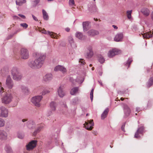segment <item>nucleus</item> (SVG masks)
Instances as JSON below:
<instances>
[{"instance_id": "25", "label": "nucleus", "mask_w": 153, "mask_h": 153, "mask_svg": "<svg viewBox=\"0 0 153 153\" xmlns=\"http://www.w3.org/2000/svg\"><path fill=\"white\" fill-rule=\"evenodd\" d=\"M16 2L17 5L21 6L23 4L25 3L26 1L25 0H16Z\"/></svg>"}, {"instance_id": "4", "label": "nucleus", "mask_w": 153, "mask_h": 153, "mask_svg": "<svg viewBox=\"0 0 153 153\" xmlns=\"http://www.w3.org/2000/svg\"><path fill=\"white\" fill-rule=\"evenodd\" d=\"M42 98L41 96H37L32 98L31 101L35 106L39 107L40 105V102Z\"/></svg>"}, {"instance_id": "57", "label": "nucleus", "mask_w": 153, "mask_h": 153, "mask_svg": "<svg viewBox=\"0 0 153 153\" xmlns=\"http://www.w3.org/2000/svg\"><path fill=\"white\" fill-rule=\"evenodd\" d=\"M151 18L152 20H153V11L151 14Z\"/></svg>"}, {"instance_id": "55", "label": "nucleus", "mask_w": 153, "mask_h": 153, "mask_svg": "<svg viewBox=\"0 0 153 153\" xmlns=\"http://www.w3.org/2000/svg\"><path fill=\"white\" fill-rule=\"evenodd\" d=\"M112 26L115 29H117V27L115 25H113Z\"/></svg>"}, {"instance_id": "17", "label": "nucleus", "mask_w": 153, "mask_h": 153, "mask_svg": "<svg viewBox=\"0 0 153 153\" xmlns=\"http://www.w3.org/2000/svg\"><path fill=\"white\" fill-rule=\"evenodd\" d=\"M88 50L89 51V53H87L86 56L87 58H90L92 57L93 55V52L92 51V47L91 46H89L88 48Z\"/></svg>"}, {"instance_id": "36", "label": "nucleus", "mask_w": 153, "mask_h": 153, "mask_svg": "<svg viewBox=\"0 0 153 153\" xmlns=\"http://www.w3.org/2000/svg\"><path fill=\"white\" fill-rule=\"evenodd\" d=\"M62 68V66L60 65H58L56 66L54 69V70L55 71H59L60 68Z\"/></svg>"}, {"instance_id": "28", "label": "nucleus", "mask_w": 153, "mask_h": 153, "mask_svg": "<svg viewBox=\"0 0 153 153\" xmlns=\"http://www.w3.org/2000/svg\"><path fill=\"white\" fill-rule=\"evenodd\" d=\"M42 14L44 19L47 20L48 19V16L47 13L44 10H42Z\"/></svg>"}, {"instance_id": "21", "label": "nucleus", "mask_w": 153, "mask_h": 153, "mask_svg": "<svg viewBox=\"0 0 153 153\" xmlns=\"http://www.w3.org/2000/svg\"><path fill=\"white\" fill-rule=\"evenodd\" d=\"M79 88L78 87L73 88L70 91V94L72 95H75L79 91Z\"/></svg>"}, {"instance_id": "41", "label": "nucleus", "mask_w": 153, "mask_h": 153, "mask_svg": "<svg viewBox=\"0 0 153 153\" xmlns=\"http://www.w3.org/2000/svg\"><path fill=\"white\" fill-rule=\"evenodd\" d=\"M69 4L72 6H75V3L74 0H69Z\"/></svg>"}, {"instance_id": "23", "label": "nucleus", "mask_w": 153, "mask_h": 153, "mask_svg": "<svg viewBox=\"0 0 153 153\" xmlns=\"http://www.w3.org/2000/svg\"><path fill=\"white\" fill-rule=\"evenodd\" d=\"M22 92L24 94H27L29 92L28 88L24 86H22L21 87Z\"/></svg>"}, {"instance_id": "48", "label": "nucleus", "mask_w": 153, "mask_h": 153, "mask_svg": "<svg viewBox=\"0 0 153 153\" xmlns=\"http://www.w3.org/2000/svg\"><path fill=\"white\" fill-rule=\"evenodd\" d=\"M32 17L33 19L36 21H38V20L37 19V18L35 17L33 15H32Z\"/></svg>"}, {"instance_id": "11", "label": "nucleus", "mask_w": 153, "mask_h": 153, "mask_svg": "<svg viewBox=\"0 0 153 153\" xmlns=\"http://www.w3.org/2000/svg\"><path fill=\"white\" fill-rule=\"evenodd\" d=\"M7 132L3 130H0V140H4L7 138Z\"/></svg>"}, {"instance_id": "29", "label": "nucleus", "mask_w": 153, "mask_h": 153, "mask_svg": "<svg viewBox=\"0 0 153 153\" xmlns=\"http://www.w3.org/2000/svg\"><path fill=\"white\" fill-rule=\"evenodd\" d=\"M153 84V77H151L149 80L147 85L148 88H149Z\"/></svg>"}, {"instance_id": "15", "label": "nucleus", "mask_w": 153, "mask_h": 153, "mask_svg": "<svg viewBox=\"0 0 153 153\" xmlns=\"http://www.w3.org/2000/svg\"><path fill=\"white\" fill-rule=\"evenodd\" d=\"M87 33L88 36H92L98 35L99 33L98 31L94 30H91Z\"/></svg>"}, {"instance_id": "3", "label": "nucleus", "mask_w": 153, "mask_h": 153, "mask_svg": "<svg viewBox=\"0 0 153 153\" xmlns=\"http://www.w3.org/2000/svg\"><path fill=\"white\" fill-rule=\"evenodd\" d=\"M11 74L13 76V79L16 80H20L22 77V74L18 68L16 67L13 68L11 70Z\"/></svg>"}, {"instance_id": "14", "label": "nucleus", "mask_w": 153, "mask_h": 153, "mask_svg": "<svg viewBox=\"0 0 153 153\" xmlns=\"http://www.w3.org/2000/svg\"><path fill=\"white\" fill-rule=\"evenodd\" d=\"M64 89V86L62 85H61L57 90L58 94L60 97H62L64 96L65 94L63 89Z\"/></svg>"}, {"instance_id": "44", "label": "nucleus", "mask_w": 153, "mask_h": 153, "mask_svg": "<svg viewBox=\"0 0 153 153\" xmlns=\"http://www.w3.org/2000/svg\"><path fill=\"white\" fill-rule=\"evenodd\" d=\"M18 137L21 139H22L23 138L24 135L22 134H19L18 135Z\"/></svg>"}, {"instance_id": "32", "label": "nucleus", "mask_w": 153, "mask_h": 153, "mask_svg": "<svg viewBox=\"0 0 153 153\" xmlns=\"http://www.w3.org/2000/svg\"><path fill=\"white\" fill-rule=\"evenodd\" d=\"M69 42L71 44V46L73 48H75L76 47V45L74 43L73 39L70 38L69 39Z\"/></svg>"}, {"instance_id": "35", "label": "nucleus", "mask_w": 153, "mask_h": 153, "mask_svg": "<svg viewBox=\"0 0 153 153\" xmlns=\"http://www.w3.org/2000/svg\"><path fill=\"white\" fill-rule=\"evenodd\" d=\"M5 124V121L4 120L0 118V127H3Z\"/></svg>"}, {"instance_id": "51", "label": "nucleus", "mask_w": 153, "mask_h": 153, "mask_svg": "<svg viewBox=\"0 0 153 153\" xmlns=\"http://www.w3.org/2000/svg\"><path fill=\"white\" fill-rule=\"evenodd\" d=\"M136 111H137L138 113L140 111V108H137L136 109Z\"/></svg>"}, {"instance_id": "46", "label": "nucleus", "mask_w": 153, "mask_h": 153, "mask_svg": "<svg viewBox=\"0 0 153 153\" xmlns=\"http://www.w3.org/2000/svg\"><path fill=\"white\" fill-rule=\"evenodd\" d=\"M79 62H80L82 65H84L85 63V61L83 59H80L79 60Z\"/></svg>"}, {"instance_id": "18", "label": "nucleus", "mask_w": 153, "mask_h": 153, "mask_svg": "<svg viewBox=\"0 0 153 153\" xmlns=\"http://www.w3.org/2000/svg\"><path fill=\"white\" fill-rule=\"evenodd\" d=\"M53 78L52 75L51 74H47L43 78V80L46 82L49 81Z\"/></svg>"}, {"instance_id": "56", "label": "nucleus", "mask_w": 153, "mask_h": 153, "mask_svg": "<svg viewBox=\"0 0 153 153\" xmlns=\"http://www.w3.org/2000/svg\"><path fill=\"white\" fill-rule=\"evenodd\" d=\"M122 128V130L123 131H125V130H124V127L123 126H122V128Z\"/></svg>"}, {"instance_id": "19", "label": "nucleus", "mask_w": 153, "mask_h": 153, "mask_svg": "<svg viewBox=\"0 0 153 153\" xmlns=\"http://www.w3.org/2000/svg\"><path fill=\"white\" fill-rule=\"evenodd\" d=\"M153 35V33H152L151 31L142 34L143 37L146 39L152 37Z\"/></svg>"}, {"instance_id": "5", "label": "nucleus", "mask_w": 153, "mask_h": 153, "mask_svg": "<svg viewBox=\"0 0 153 153\" xmlns=\"http://www.w3.org/2000/svg\"><path fill=\"white\" fill-rule=\"evenodd\" d=\"M121 53V50L117 48H114L110 50L108 53V56L110 58H112L115 55L120 54Z\"/></svg>"}, {"instance_id": "40", "label": "nucleus", "mask_w": 153, "mask_h": 153, "mask_svg": "<svg viewBox=\"0 0 153 153\" xmlns=\"http://www.w3.org/2000/svg\"><path fill=\"white\" fill-rule=\"evenodd\" d=\"M132 61V60L131 58L129 59L128 61L127 62L126 64V66L128 65V68L129 67V66Z\"/></svg>"}, {"instance_id": "59", "label": "nucleus", "mask_w": 153, "mask_h": 153, "mask_svg": "<svg viewBox=\"0 0 153 153\" xmlns=\"http://www.w3.org/2000/svg\"><path fill=\"white\" fill-rule=\"evenodd\" d=\"M124 98L123 97H121L120 98V100L122 101H123L124 100Z\"/></svg>"}, {"instance_id": "58", "label": "nucleus", "mask_w": 153, "mask_h": 153, "mask_svg": "<svg viewBox=\"0 0 153 153\" xmlns=\"http://www.w3.org/2000/svg\"><path fill=\"white\" fill-rule=\"evenodd\" d=\"M70 80L71 82H72V83H74L75 81L74 80H73V81H72V79H70Z\"/></svg>"}, {"instance_id": "54", "label": "nucleus", "mask_w": 153, "mask_h": 153, "mask_svg": "<svg viewBox=\"0 0 153 153\" xmlns=\"http://www.w3.org/2000/svg\"><path fill=\"white\" fill-rule=\"evenodd\" d=\"M38 131H39V130H38ZM37 131H38V130L37 131V130L34 132V133H33V135L35 136V135H36V133H37Z\"/></svg>"}, {"instance_id": "62", "label": "nucleus", "mask_w": 153, "mask_h": 153, "mask_svg": "<svg viewBox=\"0 0 153 153\" xmlns=\"http://www.w3.org/2000/svg\"><path fill=\"white\" fill-rule=\"evenodd\" d=\"M15 97H16L17 98L16 99L17 100V101H18V100H17V99H18V98H17V97H16V95H15Z\"/></svg>"}, {"instance_id": "37", "label": "nucleus", "mask_w": 153, "mask_h": 153, "mask_svg": "<svg viewBox=\"0 0 153 153\" xmlns=\"http://www.w3.org/2000/svg\"><path fill=\"white\" fill-rule=\"evenodd\" d=\"M33 122L31 121H28L27 122V125L28 127L29 128L32 127V126H30L33 125Z\"/></svg>"}, {"instance_id": "26", "label": "nucleus", "mask_w": 153, "mask_h": 153, "mask_svg": "<svg viewBox=\"0 0 153 153\" xmlns=\"http://www.w3.org/2000/svg\"><path fill=\"white\" fill-rule=\"evenodd\" d=\"M56 106V103L54 102H52L50 104V108L53 111L55 110Z\"/></svg>"}, {"instance_id": "30", "label": "nucleus", "mask_w": 153, "mask_h": 153, "mask_svg": "<svg viewBox=\"0 0 153 153\" xmlns=\"http://www.w3.org/2000/svg\"><path fill=\"white\" fill-rule=\"evenodd\" d=\"M142 12L143 13V14L146 15L147 16L149 14V10L147 9H144L142 10Z\"/></svg>"}, {"instance_id": "60", "label": "nucleus", "mask_w": 153, "mask_h": 153, "mask_svg": "<svg viewBox=\"0 0 153 153\" xmlns=\"http://www.w3.org/2000/svg\"><path fill=\"white\" fill-rule=\"evenodd\" d=\"M94 70V67H92V71H93V70Z\"/></svg>"}, {"instance_id": "49", "label": "nucleus", "mask_w": 153, "mask_h": 153, "mask_svg": "<svg viewBox=\"0 0 153 153\" xmlns=\"http://www.w3.org/2000/svg\"><path fill=\"white\" fill-rule=\"evenodd\" d=\"M39 0H35L34 1V3L35 5H36L39 2Z\"/></svg>"}, {"instance_id": "24", "label": "nucleus", "mask_w": 153, "mask_h": 153, "mask_svg": "<svg viewBox=\"0 0 153 153\" xmlns=\"http://www.w3.org/2000/svg\"><path fill=\"white\" fill-rule=\"evenodd\" d=\"M76 36L78 38L82 40L84 39L85 38V36L80 32L76 33Z\"/></svg>"}, {"instance_id": "63", "label": "nucleus", "mask_w": 153, "mask_h": 153, "mask_svg": "<svg viewBox=\"0 0 153 153\" xmlns=\"http://www.w3.org/2000/svg\"><path fill=\"white\" fill-rule=\"evenodd\" d=\"M95 21H98V19H96L95 20Z\"/></svg>"}, {"instance_id": "42", "label": "nucleus", "mask_w": 153, "mask_h": 153, "mask_svg": "<svg viewBox=\"0 0 153 153\" xmlns=\"http://www.w3.org/2000/svg\"><path fill=\"white\" fill-rule=\"evenodd\" d=\"M50 91L47 90V89H45L43 91L42 94V95H45L46 94H48L50 92Z\"/></svg>"}, {"instance_id": "53", "label": "nucleus", "mask_w": 153, "mask_h": 153, "mask_svg": "<svg viewBox=\"0 0 153 153\" xmlns=\"http://www.w3.org/2000/svg\"><path fill=\"white\" fill-rule=\"evenodd\" d=\"M65 30L67 32H69L70 31V29L68 28H66L65 29Z\"/></svg>"}, {"instance_id": "10", "label": "nucleus", "mask_w": 153, "mask_h": 153, "mask_svg": "<svg viewBox=\"0 0 153 153\" xmlns=\"http://www.w3.org/2000/svg\"><path fill=\"white\" fill-rule=\"evenodd\" d=\"M6 84L8 88L10 89H11L13 86V81L10 76H7Z\"/></svg>"}, {"instance_id": "45", "label": "nucleus", "mask_w": 153, "mask_h": 153, "mask_svg": "<svg viewBox=\"0 0 153 153\" xmlns=\"http://www.w3.org/2000/svg\"><path fill=\"white\" fill-rule=\"evenodd\" d=\"M139 134V133L137 131L134 135L135 138H138L140 137V136Z\"/></svg>"}, {"instance_id": "38", "label": "nucleus", "mask_w": 153, "mask_h": 153, "mask_svg": "<svg viewBox=\"0 0 153 153\" xmlns=\"http://www.w3.org/2000/svg\"><path fill=\"white\" fill-rule=\"evenodd\" d=\"M20 25L21 26L23 27L25 29H26V28H27L28 26V25L26 23H21L20 24Z\"/></svg>"}, {"instance_id": "9", "label": "nucleus", "mask_w": 153, "mask_h": 153, "mask_svg": "<svg viewBox=\"0 0 153 153\" xmlns=\"http://www.w3.org/2000/svg\"><path fill=\"white\" fill-rule=\"evenodd\" d=\"M8 111L6 108L3 106L0 108V117H6L8 116Z\"/></svg>"}, {"instance_id": "64", "label": "nucleus", "mask_w": 153, "mask_h": 153, "mask_svg": "<svg viewBox=\"0 0 153 153\" xmlns=\"http://www.w3.org/2000/svg\"><path fill=\"white\" fill-rule=\"evenodd\" d=\"M135 114V115H137V113H136Z\"/></svg>"}, {"instance_id": "34", "label": "nucleus", "mask_w": 153, "mask_h": 153, "mask_svg": "<svg viewBox=\"0 0 153 153\" xmlns=\"http://www.w3.org/2000/svg\"><path fill=\"white\" fill-rule=\"evenodd\" d=\"M144 128L143 126H142L139 128L137 130V131L140 134H142L143 132Z\"/></svg>"}, {"instance_id": "16", "label": "nucleus", "mask_w": 153, "mask_h": 153, "mask_svg": "<svg viewBox=\"0 0 153 153\" xmlns=\"http://www.w3.org/2000/svg\"><path fill=\"white\" fill-rule=\"evenodd\" d=\"M123 38V34L122 33L117 34L115 36L114 40L116 42H120L122 41Z\"/></svg>"}, {"instance_id": "39", "label": "nucleus", "mask_w": 153, "mask_h": 153, "mask_svg": "<svg viewBox=\"0 0 153 153\" xmlns=\"http://www.w3.org/2000/svg\"><path fill=\"white\" fill-rule=\"evenodd\" d=\"M59 71H62L63 73H66L67 71L66 68L62 66V68H60Z\"/></svg>"}, {"instance_id": "13", "label": "nucleus", "mask_w": 153, "mask_h": 153, "mask_svg": "<svg viewBox=\"0 0 153 153\" xmlns=\"http://www.w3.org/2000/svg\"><path fill=\"white\" fill-rule=\"evenodd\" d=\"M41 32L42 33L45 34H49L52 38H54L55 39H58L56 34L53 32H50L49 31H47L44 29H43V30L42 29Z\"/></svg>"}, {"instance_id": "6", "label": "nucleus", "mask_w": 153, "mask_h": 153, "mask_svg": "<svg viewBox=\"0 0 153 153\" xmlns=\"http://www.w3.org/2000/svg\"><path fill=\"white\" fill-rule=\"evenodd\" d=\"M37 141L36 140H33L30 142L26 145V149L27 150L30 151L33 150L36 146Z\"/></svg>"}, {"instance_id": "43", "label": "nucleus", "mask_w": 153, "mask_h": 153, "mask_svg": "<svg viewBox=\"0 0 153 153\" xmlns=\"http://www.w3.org/2000/svg\"><path fill=\"white\" fill-rule=\"evenodd\" d=\"M93 92H94V89H93L91 91L90 94V97L91 98V101H92L93 99Z\"/></svg>"}, {"instance_id": "12", "label": "nucleus", "mask_w": 153, "mask_h": 153, "mask_svg": "<svg viewBox=\"0 0 153 153\" xmlns=\"http://www.w3.org/2000/svg\"><path fill=\"white\" fill-rule=\"evenodd\" d=\"M125 117L128 116L130 114L131 110L128 105H125L123 107Z\"/></svg>"}, {"instance_id": "50", "label": "nucleus", "mask_w": 153, "mask_h": 153, "mask_svg": "<svg viewBox=\"0 0 153 153\" xmlns=\"http://www.w3.org/2000/svg\"><path fill=\"white\" fill-rule=\"evenodd\" d=\"M13 18L14 19H19V18L18 16H13Z\"/></svg>"}, {"instance_id": "7", "label": "nucleus", "mask_w": 153, "mask_h": 153, "mask_svg": "<svg viewBox=\"0 0 153 153\" xmlns=\"http://www.w3.org/2000/svg\"><path fill=\"white\" fill-rule=\"evenodd\" d=\"M85 128L88 130H91L93 128L94 123L93 120H88L84 124Z\"/></svg>"}, {"instance_id": "20", "label": "nucleus", "mask_w": 153, "mask_h": 153, "mask_svg": "<svg viewBox=\"0 0 153 153\" xmlns=\"http://www.w3.org/2000/svg\"><path fill=\"white\" fill-rule=\"evenodd\" d=\"M90 22H83V27L84 31H86L89 29V25Z\"/></svg>"}, {"instance_id": "61", "label": "nucleus", "mask_w": 153, "mask_h": 153, "mask_svg": "<svg viewBox=\"0 0 153 153\" xmlns=\"http://www.w3.org/2000/svg\"><path fill=\"white\" fill-rule=\"evenodd\" d=\"M92 66V65L91 64H90L89 65V66H90V67H91V66Z\"/></svg>"}, {"instance_id": "33", "label": "nucleus", "mask_w": 153, "mask_h": 153, "mask_svg": "<svg viewBox=\"0 0 153 153\" xmlns=\"http://www.w3.org/2000/svg\"><path fill=\"white\" fill-rule=\"evenodd\" d=\"M132 11V10H131L127 11L126 12L127 17L129 19H130L131 18V14Z\"/></svg>"}, {"instance_id": "27", "label": "nucleus", "mask_w": 153, "mask_h": 153, "mask_svg": "<svg viewBox=\"0 0 153 153\" xmlns=\"http://www.w3.org/2000/svg\"><path fill=\"white\" fill-rule=\"evenodd\" d=\"M5 149L7 153H13V152L11 147L9 146H6Z\"/></svg>"}, {"instance_id": "47", "label": "nucleus", "mask_w": 153, "mask_h": 153, "mask_svg": "<svg viewBox=\"0 0 153 153\" xmlns=\"http://www.w3.org/2000/svg\"><path fill=\"white\" fill-rule=\"evenodd\" d=\"M18 15L23 19H25L26 18L24 15L21 14H19Z\"/></svg>"}, {"instance_id": "8", "label": "nucleus", "mask_w": 153, "mask_h": 153, "mask_svg": "<svg viewBox=\"0 0 153 153\" xmlns=\"http://www.w3.org/2000/svg\"><path fill=\"white\" fill-rule=\"evenodd\" d=\"M20 56L22 59H28L29 57V53L27 50L26 49L22 48L21 50Z\"/></svg>"}, {"instance_id": "52", "label": "nucleus", "mask_w": 153, "mask_h": 153, "mask_svg": "<svg viewBox=\"0 0 153 153\" xmlns=\"http://www.w3.org/2000/svg\"><path fill=\"white\" fill-rule=\"evenodd\" d=\"M27 120V119H23L22 120V121L23 122H26Z\"/></svg>"}, {"instance_id": "2", "label": "nucleus", "mask_w": 153, "mask_h": 153, "mask_svg": "<svg viewBox=\"0 0 153 153\" xmlns=\"http://www.w3.org/2000/svg\"><path fill=\"white\" fill-rule=\"evenodd\" d=\"M4 92V89L2 86L1 83L0 82V95H2V94L4 93V95L1 98L2 102L4 104H9L12 101L13 98V96H14L16 94L14 92H11V90H10V93H9V91H8V93Z\"/></svg>"}, {"instance_id": "1", "label": "nucleus", "mask_w": 153, "mask_h": 153, "mask_svg": "<svg viewBox=\"0 0 153 153\" xmlns=\"http://www.w3.org/2000/svg\"><path fill=\"white\" fill-rule=\"evenodd\" d=\"M35 59L32 61L28 63L29 66L33 69L41 68L43 65L46 58V55L39 53L36 52L35 53Z\"/></svg>"}, {"instance_id": "22", "label": "nucleus", "mask_w": 153, "mask_h": 153, "mask_svg": "<svg viewBox=\"0 0 153 153\" xmlns=\"http://www.w3.org/2000/svg\"><path fill=\"white\" fill-rule=\"evenodd\" d=\"M109 109L108 108H106L104 110L101 116V118L102 119H104L106 117L109 112Z\"/></svg>"}, {"instance_id": "31", "label": "nucleus", "mask_w": 153, "mask_h": 153, "mask_svg": "<svg viewBox=\"0 0 153 153\" xmlns=\"http://www.w3.org/2000/svg\"><path fill=\"white\" fill-rule=\"evenodd\" d=\"M98 60L99 61L101 64L103 63L105 61V59L101 55L98 56Z\"/></svg>"}]
</instances>
